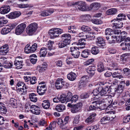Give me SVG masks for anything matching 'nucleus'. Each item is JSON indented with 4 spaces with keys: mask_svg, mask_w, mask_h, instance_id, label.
<instances>
[{
    "mask_svg": "<svg viewBox=\"0 0 130 130\" xmlns=\"http://www.w3.org/2000/svg\"><path fill=\"white\" fill-rule=\"evenodd\" d=\"M117 70H118L117 71L114 72L113 73H112V76L114 78H117L120 79L123 77L121 73L122 70L120 69Z\"/></svg>",
    "mask_w": 130,
    "mask_h": 130,
    "instance_id": "obj_28",
    "label": "nucleus"
},
{
    "mask_svg": "<svg viewBox=\"0 0 130 130\" xmlns=\"http://www.w3.org/2000/svg\"><path fill=\"white\" fill-rule=\"evenodd\" d=\"M86 40L84 39H81L78 40V42L77 44L78 45H84L85 46V45L86 44Z\"/></svg>",
    "mask_w": 130,
    "mask_h": 130,
    "instance_id": "obj_63",
    "label": "nucleus"
},
{
    "mask_svg": "<svg viewBox=\"0 0 130 130\" xmlns=\"http://www.w3.org/2000/svg\"><path fill=\"white\" fill-rule=\"evenodd\" d=\"M62 82L61 84L62 85V88L63 87L64 88H67L69 86V83L65 81L62 78V80H61Z\"/></svg>",
    "mask_w": 130,
    "mask_h": 130,
    "instance_id": "obj_53",
    "label": "nucleus"
},
{
    "mask_svg": "<svg viewBox=\"0 0 130 130\" xmlns=\"http://www.w3.org/2000/svg\"><path fill=\"white\" fill-rule=\"evenodd\" d=\"M10 31V30L9 27H5L2 28L1 32L3 35H5L9 33Z\"/></svg>",
    "mask_w": 130,
    "mask_h": 130,
    "instance_id": "obj_48",
    "label": "nucleus"
},
{
    "mask_svg": "<svg viewBox=\"0 0 130 130\" xmlns=\"http://www.w3.org/2000/svg\"><path fill=\"white\" fill-rule=\"evenodd\" d=\"M38 28V24L37 23H31L26 28V32L29 36H32L36 31Z\"/></svg>",
    "mask_w": 130,
    "mask_h": 130,
    "instance_id": "obj_6",
    "label": "nucleus"
},
{
    "mask_svg": "<svg viewBox=\"0 0 130 130\" xmlns=\"http://www.w3.org/2000/svg\"><path fill=\"white\" fill-rule=\"evenodd\" d=\"M64 32L63 30L61 28H54L50 29L48 34L51 39H54L59 37V35Z\"/></svg>",
    "mask_w": 130,
    "mask_h": 130,
    "instance_id": "obj_3",
    "label": "nucleus"
},
{
    "mask_svg": "<svg viewBox=\"0 0 130 130\" xmlns=\"http://www.w3.org/2000/svg\"><path fill=\"white\" fill-rule=\"evenodd\" d=\"M16 100L13 98L10 99V104L13 108H17L19 106Z\"/></svg>",
    "mask_w": 130,
    "mask_h": 130,
    "instance_id": "obj_34",
    "label": "nucleus"
},
{
    "mask_svg": "<svg viewBox=\"0 0 130 130\" xmlns=\"http://www.w3.org/2000/svg\"><path fill=\"white\" fill-rule=\"evenodd\" d=\"M127 34L126 32L124 31L121 32L120 35L119 36H117V41L118 43H120L124 41V43H125V41L128 38H129L127 37Z\"/></svg>",
    "mask_w": 130,
    "mask_h": 130,
    "instance_id": "obj_11",
    "label": "nucleus"
},
{
    "mask_svg": "<svg viewBox=\"0 0 130 130\" xmlns=\"http://www.w3.org/2000/svg\"><path fill=\"white\" fill-rule=\"evenodd\" d=\"M26 27V24L24 23H21L16 27L15 30V33L17 35L21 34L24 31Z\"/></svg>",
    "mask_w": 130,
    "mask_h": 130,
    "instance_id": "obj_10",
    "label": "nucleus"
},
{
    "mask_svg": "<svg viewBox=\"0 0 130 130\" xmlns=\"http://www.w3.org/2000/svg\"><path fill=\"white\" fill-rule=\"evenodd\" d=\"M21 14L20 11H15L10 13L7 16L9 18L12 19L18 17Z\"/></svg>",
    "mask_w": 130,
    "mask_h": 130,
    "instance_id": "obj_20",
    "label": "nucleus"
},
{
    "mask_svg": "<svg viewBox=\"0 0 130 130\" xmlns=\"http://www.w3.org/2000/svg\"><path fill=\"white\" fill-rule=\"evenodd\" d=\"M23 60H19L15 59L14 62V65L16 66V68L18 69H20L22 68L24 64Z\"/></svg>",
    "mask_w": 130,
    "mask_h": 130,
    "instance_id": "obj_25",
    "label": "nucleus"
},
{
    "mask_svg": "<svg viewBox=\"0 0 130 130\" xmlns=\"http://www.w3.org/2000/svg\"><path fill=\"white\" fill-rule=\"evenodd\" d=\"M106 70V68L105 67L104 64L102 62H99L97 65V70L99 72H102Z\"/></svg>",
    "mask_w": 130,
    "mask_h": 130,
    "instance_id": "obj_26",
    "label": "nucleus"
},
{
    "mask_svg": "<svg viewBox=\"0 0 130 130\" xmlns=\"http://www.w3.org/2000/svg\"><path fill=\"white\" fill-rule=\"evenodd\" d=\"M6 63H5L4 65V67L6 68H11L13 65V63L12 62H7Z\"/></svg>",
    "mask_w": 130,
    "mask_h": 130,
    "instance_id": "obj_64",
    "label": "nucleus"
},
{
    "mask_svg": "<svg viewBox=\"0 0 130 130\" xmlns=\"http://www.w3.org/2000/svg\"><path fill=\"white\" fill-rule=\"evenodd\" d=\"M122 71L123 74L125 77L130 78V69L127 68H124Z\"/></svg>",
    "mask_w": 130,
    "mask_h": 130,
    "instance_id": "obj_33",
    "label": "nucleus"
},
{
    "mask_svg": "<svg viewBox=\"0 0 130 130\" xmlns=\"http://www.w3.org/2000/svg\"><path fill=\"white\" fill-rule=\"evenodd\" d=\"M28 87L23 82L19 81L17 82L16 86V91L20 93L21 95H25L27 93Z\"/></svg>",
    "mask_w": 130,
    "mask_h": 130,
    "instance_id": "obj_2",
    "label": "nucleus"
},
{
    "mask_svg": "<svg viewBox=\"0 0 130 130\" xmlns=\"http://www.w3.org/2000/svg\"><path fill=\"white\" fill-rule=\"evenodd\" d=\"M123 123H127L130 121V113L128 114L123 119Z\"/></svg>",
    "mask_w": 130,
    "mask_h": 130,
    "instance_id": "obj_51",
    "label": "nucleus"
},
{
    "mask_svg": "<svg viewBox=\"0 0 130 130\" xmlns=\"http://www.w3.org/2000/svg\"><path fill=\"white\" fill-rule=\"evenodd\" d=\"M7 111L5 105L0 102V113L2 115H5Z\"/></svg>",
    "mask_w": 130,
    "mask_h": 130,
    "instance_id": "obj_23",
    "label": "nucleus"
},
{
    "mask_svg": "<svg viewBox=\"0 0 130 130\" xmlns=\"http://www.w3.org/2000/svg\"><path fill=\"white\" fill-rule=\"evenodd\" d=\"M107 99L108 101H109V103H104L103 104V105H104L105 106L108 107H111V106H112V104L113 105H115L117 104V102H115L114 101L113 103L112 102H113L112 100H110L109 101L108 100V99Z\"/></svg>",
    "mask_w": 130,
    "mask_h": 130,
    "instance_id": "obj_46",
    "label": "nucleus"
},
{
    "mask_svg": "<svg viewBox=\"0 0 130 130\" xmlns=\"http://www.w3.org/2000/svg\"><path fill=\"white\" fill-rule=\"evenodd\" d=\"M111 121V118L108 116H106L102 117L100 120V123L106 124Z\"/></svg>",
    "mask_w": 130,
    "mask_h": 130,
    "instance_id": "obj_31",
    "label": "nucleus"
},
{
    "mask_svg": "<svg viewBox=\"0 0 130 130\" xmlns=\"http://www.w3.org/2000/svg\"><path fill=\"white\" fill-rule=\"evenodd\" d=\"M121 46H122L125 45V46L122 48V50H128L130 51V38H128L125 41V43H122Z\"/></svg>",
    "mask_w": 130,
    "mask_h": 130,
    "instance_id": "obj_16",
    "label": "nucleus"
},
{
    "mask_svg": "<svg viewBox=\"0 0 130 130\" xmlns=\"http://www.w3.org/2000/svg\"><path fill=\"white\" fill-rule=\"evenodd\" d=\"M8 21L4 17L0 18V27L4 26L8 22Z\"/></svg>",
    "mask_w": 130,
    "mask_h": 130,
    "instance_id": "obj_42",
    "label": "nucleus"
},
{
    "mask_svg": "<svg viewBox=\"0 0 130 130\" xmlns=\"http://www.w3.org/2000/svg\"><path fill=\"white\" fill-rule=\"evenodd\" d=\"M37 69H38L40 73H42L45 72L47 69L46 68L42 66H38L37 67Z\"/></svg>",
    "mask_w": 130,
    "mask_h": 130,
    "instance_id": "obj_59",
    "label": "nucleus"
},
{
    "mask_svg": "<svg viewBox=\"0 0 130 130\" xmlns=\"http://www.w3.org/2000/svg\"><path fill=\"white\" fill-rule=\"evenodd\" d=\"M98 47L95 46L93 47L91 49L90 52L93 55H96L98 54L99 52L98 49Z\"/></svg>",
    "mask_w": 130,
    "mask_h": 130,
    "instance_id": "obj_47",
    "label": "nucleus"
},
{
    "mask_svg": "<svg viewBox=\"0 0 130 130\" xmlns=\"http://www.w3.org/2000/svg\"><path fill=\"white\" fill-rule=\"evenodd\" d=\"M95 43L96 45L101 48H104L105 47V40L102 37L99 36L96 38Z\"/></svg>",
    "mask_w": 130,
    "mask_h": 130,
    "instance_id": "obj_9",
    "label": "nucleus"
},
{
    "mask_svg": "<svg viewBox=\"0 0 130 130\" xmlns=\"http://www.w3.org/2000/svg\"><path fill=\"white\" fill-rule=\"evenodd\" d=\"M25 81L28 82L29 81L30 84L34 85L36 83L37 79L35 76H26L24 77Z\"/></svg>",
    "mask_w": 130,
    "mask_h": 130,
    "instance_id": "obj_14",
    "label": "nucleus"
},
{
    "mask_svg": "<svg viewBox=\"0 0 130 130\" xmlns=\"http://www.w3.org/2000/svg\"><path fill=\"white\" fill-rule=\"evenodd\" d=\"M66 102H71V103L75 102L78 100V96L77 94L74 95L73 96L72 93L71 92H68L66 94Z\"/></svg>",
    "mask_w": 130,
    "mask_h": 130,
    "instance_id": "obj_8",
    "label": "nucleus"
},
{
    "mask_svg": "<svg viewBox=\"0 0 130 130\" xmlns=\"http://www.w3.org/2000/svg\"><path fill=\"white\" fill-rule=\"evenodd\" d=\"M110 67L111 68L114 70H118L119 68L118 66V64L117 63H112L110 65Z\"/></svg>",
    "mask_w": 130,
    "mask_h": 130,
    "instance_id": "obj_62",
    "label": "nucleus"
},
{
    "mask_svg": "<svg viewBox=\"0 0 130 130\" xmlns=\"http://www.w3.org/2000/svg\"><path fill=\"white\" fill-rule=\"evenodd\" d=\"M105 34L106 35H109V36L113 35L112 29L111 28H107L105 30Z\"/></svg>",
    "mask_w": 130,
    "mask_h": 130,
    "instance_id": "obj_54",
    "label": "nucleus"
},
{
    "mask_svg": "<svg viewBox=\"0 0 130 130\" xmlns=\"http://www.w3.org/2000/svg\"><path fill=\"white\" fill-rule=\"evenodd\" d=\"M86 84L85 82L80 81L78 85V87L80 89L84 88L86 87Z\"/></svg>",
    "mask_w": 130,
    "mask_h": 130,
    "instance_id": "obj_60",
    "label": "nucleus"
},
{
    "mask_svg": "<svg viewBox=\"0 0 130 130\" xmlns=\"http://www.w3.org/2000/svg\"><path fill=\"white\" fill-rule=\"evenodd\" d=\"M10 10V7L8 5H3L0 8V13L5 14L8 13Z\"/></svg>",
    "mask_w": 130,
    "mask_h": 130,
    "instance_id": "obj_18",
    "label": "nucleus"
},
{
    "mask_svg": "<svg viewBox=\"0 0 130 130\" xmlns=\"http://www.w3.org/2000/svg\"><path fill=\"white\" fill-rule=\"evenodd\" d=\"M119 21H116L115 22H116L112 23V28H121L123 26V23Z\"/></svg>",
    "mask_w": 130,
    "mask_h": 130,
    "instance_id": "obj_32",
    "label": "nucleus"
},
{
    "mask_svg": "<svg viewBox=\"0 0 130 130\" xmlns=\"http://www.w3.org/2000/svg\"><path fill=\"white\" fill-rule=\"evenodd\" d=\"M118 10L116 8H112L108 10L106 12L107 15H114L117 14Z\"/></svg>",
    "mask_w": 130,
    "mask_h": 130,
    "instance_id": "obj_36",
    "label": "nucleus"
},
{
    "mask_svg": "<svg viewBox=\"0 0 130 130\" xmlns=\"http://www.w3.org/2000/svg\"><path fill=\"white\" fill-rule=\"evenodd\" d=\"M76 76L75 73L71 72L67 74V77L69 80L73 81L75 79Z\"/></svg>",
    "mask_w": 130,
    "mask_h": 130,
    "instance_id": "obj_35",
    "label": "nucleus"
},
{
    "mask_svg": "<svg viewBox=\"0 0 130 130\" xmlns=\"http://www.w3.org/2000/svg\"><path fill=\"white\" fill-rule=\"evenodd\" d=\"M46 90V85H44L41 86H40V85H38L37 88V92L40 95H44Z\"/></svg>",
    "mask_w": 130,
    "mask_h": 130,
    "instance_id": "obj_15",
    "label": "nucleus"
},
{
    "mask_svg": "<svg viewBox=\"0 0 130 130\" xmlns=\"http://www.w3.org/2000/svg\"><path fill=\"white\" fill-rule=\"evenodd\" d=\"M70 120V118L69 116H67L65 117L63 121L61 119L58 120V124L62 125H64L68 123V122Z\"/></svg>",
    "mask_w": 130,
    "mask_h": 130,
    "instance_id": "obj_24",
    "label": "nucleus"
},
{
    "mask_svg": "<svg viewBox=\"0 0 130 130\" xmlns=\"http://www.w3.org/2000/svg\"><path fill=\"white\" fill-rule=\"evenodd\" d=\"M66 94H62L59 96V100L60 101V102L62 103H65L66 102Z\"/></svg>",
    "mask_w": 130,
    "mask_h": 130,
    "instance_id": "obj_52",
    "label": "nucleus"
},
{
    "mask_svg": "<svg viewBox=\"0 0 130 130\" xmlns=\"http://www.w3.org/2000/svg\"><path fill=\"white\" fill-rule=\"evenodd\" d=\"M96 114L94 112L90 113L88 117L85 120V122L88 124H90L95 121Z\"/></svg>",
    "mask_w": 130,
    "mask_h": 130,
    "instance_id": "obj_12",
    "label": "nucleus"
},
{
    "mask_svg": "<svg viewBox=\"0 0 130 130\" xmlns=\"http://www.w3.org/2000/svg\"><path fill=\"white\" fill-rule=\"evenodd\" d=\"M31 110L30 111L32 113L36 115H38L40 113V108L37 106L34 105H31Z\"/></svg>",
    "mask_w": 130,
    "mask_h": 130,
    "instance_id": "obj_22",
    "label": "nucleus"
},
{
    "mask_svg": "<svg viewBox=\"0 0 130 130\" xmlns=\"http://www.w3.org/2000/svg\"><path fill=\"white\" fill-rule=\"evenodd\" d=\"M67 106L71 108V111L73 113H75L80 111L82 106V103L79 102L76 104H72L70 103L68 104Z\"/></svg>",
    "mask_w": 130,
    "mask_h": 130,
    "instance_id": "obj_7",
    "label": "nucleus"
},
{
    "mask_svg": "<svg viewBox=\"0 0 130 130\" xmlns=\"http://www.w3.org/2000/svg\"><path fill=\"white\" fill-rule=\"evenodd\" d=\"M108 51L111 54H115L117 52V50L113 47H110L108 49Z\"/></svg>",
    "mask_w": 130,
    "mask_h": 130,
    "instance_id": "obj_55",
    "label": "nucleus"
},
{
    "mask_svg": "<svg viewBox=\"0 0 130 130\" xmlns=\"http://www.w3.org/2000/svg\"><path fill=\"white\" fill-rule=\"evenodd\" d=\"M87 72L90 76H93L95 72L96 69L95 67L93 65H91L88 67L86 69Z\"/></svg>",
    "mask_w": 130,
    "mask_h": 130,
    "instance_id": "obj_17",
    "label": "nucleus"
},
{
    "mask_svg": "<svg viewBox=\"0 0 130 130\" xmlns=\"http://www.w3.org/2000/svg\"><path fill=\"white\" fill-rule=\"evenodd\" d=\"M123 82L121 83L120 82L119 85H117L116 86L113 88L115 90L114 91L117 92L120 94L123 93L125 87L123 85Z\"/></svg>",
    "mask_w": 130,
    "mask_h": 130,
    "instance_id": "obj_13",
    "label": "nucleus"
},
{
    "mask_svg": "<svg viewBox=\"0 0 130 130\" xmlns=\"http://www.w3.org/2000/svg\"><path fill=\"white\" fill-rule=\"evenodd\" d=\"M100 6V4L98 3H93L91 4L89 6L90 10H92L93 8L95 9H98Z\"/></svg>",
    "mask_w": 130,
    "mask_h": 130,
    "instance_id": "obj_45",
    "label": "nucleus"
},
{
    "mask_svg": "<svg viewBox=\"0 0 130 130\" xmlns=\"http://www.w3.org/2000/svg\"><path fill=\"white\" fill-rule=\"evenodd\" d=\"M75 27L74 26H70L68 27V30L67 32L72 34L76 33V31L75 30Z\"/></svg>",
    "mask_w": 130,
    "mask_h": 130,
    "instance_id": "obj_49",
    "label": "nucleus"
},
{
    "mask_svg": "<svg viewBox=\"0 0 130 130\" xmlns=\"http://www.w3.org/2000/svg\"><path fill=\"white\" fill-rule=\"evenodd\" d=\"M107 102L109 103V101L107 99H102L101 100H97L92 102L91 104L89 107V111L93 110L99 108V106L100 104L102 103Z\"/></svg>",
    "mask_w": 130,
    "mask_h": 130,
    "instance_id": "obj_5",
    "label": "nucleus"
},
{
    "mask_svg": "<svg viewBox=\"0 0 130 130\" xmlns=\"http://www.w3.org/2000/svg\"><path fill=\"white\" fill-rule=\"evenodd\" d=\"M42 105L43 108L47 109L50 107V103L48 100H45L43 101Z\"/></svg>",
    "mask_w": 130,
    "mask_h": 130,
    "instance_id": "obj_41",
    "label": "nucleus"
},
{
    "mask_svg": "<svg viewBox=\"0 0 130 130\" xmlns=\"http://www.w3.org/2000/svg\"><path fill=\"white\" fill-rule=\"evenodd\" d=\"M80 116L79 115L76 116L73 120V124H77L79 123V121Z\"/></svg>",
    "mask_w": 130,
    "mask_h": 130,
    "instance_id": "obj_58",
    "label": "nucleus"
},
{
    "mask_svg": "<svg viewBox=\"0 0 130 130\" xmlns=\"http://www.w3.org/2000/svg\"><path fill=\"white\" fill-rule=\"evenodd\" d=\"M91 21L93 23L96 24H101L103 23L102 21L100 19H92Z\"/></svg>",
    "mask_w": 130,
    "mask_h": 130,
    "instance_id": "obj_57",
    "label": "nucleus"
},
{
    "mask_svg": "<svg viewBox=\"0 0 130 130\" xmlns=\"http://www.w3.org/2000/svg\"><path fill=\"white\" fill-rule=\"evenodd\" d=\"M80 28L83 31H89L91 30L89 27L85 25H83Z\"/></svg>",
    "mask_w": 130,
    "mask_h": 130,
    "instance_id": "obj_61",
    "label": "nucleus"
},
{
    "mask_svg": "<svg viewBox=\"0 0 130 130\" xmlns=\"http://www.w3.org/2000/svg\"><path fill=\"white\" fill-rule=\"evenodd\" d=\"M47 53V49L46 48L42 47L40 51V57H45Z\"/></svg>",
    "mask_w": 130,
    "mask_h": 130,
    "instance_id": "obj_44",
    "label": "nucleus"
},
{
    "mask_svg": "<svg viewBox=\"0 0 130 130\" xmlns=\"http://www.w3.org/2000/svg\"><path fill=\"white\" fill-rule=\"evenodd\" d=\"M37 44L36 43H34L31 46L29 47L30 50V53H32L35 52L37 49Z\"/></svg>",
    "mask_w": 130,
    "mask_h": 130,
    "instance_id": "obj_50",
    "label": "nucleus"
},
{
    "mask_svg": "<svg viewBox=\"0 0 130 130\" xmlns=\"http://www.w3.org/2000/svg\"><path fill=\"white\" fill-rule=\"evenodd\" d=\"M37 95L35 93H32L29 95V98L30 100L33 102H36L37 101Z\"/></svg>",
    "mask_w": 130,
    "mask_h": 130,
    "instance_id": "obj_40",
    "label": "nucleus"
},
{
    "mask_svg": "<svg viewBox=\"0 0 130 130\" xmlns=\"http://www.w3.org/2000/svg\"><path fill=\"white\" fill-rule=\"evenodd\" d=\"M62 78H59L57 79L55 84L56 88L57 89H60L62 88L61 84Z\"/></svg>",
    "mask_w": 130,
    "mask_h": 130,
    "instance_id": "obj_39",
    "label": "nucleus"
},
{
    "mask_svg": "<svg viewBox=\"0 0 130 130\" xmlns=\"http://www.w3.org/2000/svg\"><path fill=\"white\" fill-rule=\"evenodd\" d=\"M65 109V106L62 104H59L56 105L55 108V109L58 112L63 111Z\"/></svg>",
    "mask_w": 130,
    "mask_h": 130,
    "instance_id": "obj_30",
    "label": "nucleus"
},
{
    "mask_svg": "<svg viewBox=\"0 0 130 130\" xmlns=\"http://www.w3.org/2000/svg\"><path fill=\"white\" fill-rule=\"evenodd\" d=\"M9 46L7 44H5L0 47V53L2 55H5L9 51Z\"/></svg>",
    "mask_w": 130,
    "mask_h": 130,
    "instance_id": "obj_19",
    "label": "nucleus"
},
{
    "mask_svg": "<svg viewBox=\"0 0 130 130\" xmlns=\"http://www.w3.org/2000/svg\"><path fill=\"white\" fill-rule=\"evenodd\" d=\"M60 37L61 40L58 44L59 48L64 47L70 44L71 37L70 34H64L61 35Z\"/></svg>",
    "mask_w": 130,
    "mask_h": 130,
    "instance_id": "obj_1",
    "label": "nucleus"
},
{
    "mask_svg": "<svg viewBox=\"0 0 130 130\" xmlns=\"http://www.w3.org/2000/svg\"><path fill=\"white\" fill-rule=\"evenodd\" d=\"M91 18L90 15L89 14H85L82 15L80 17V19L82 21L86 22L90 20Z\"/></svg>",
    "mask_w": 130,
    "mask_h": 130,
    "instance_id": "obj_38",
    "label": "nucleus"
},
{
    "mask_svg": "<svg viewBox=\"0 0 130 130\" xmlns=\"http://www.w3.org/2000/svg\"><path fill=\"white\" fill-rule=\"evenodd\" d=\"M117 17L119 18H117L116 19L112 20H111V22H112L113 21L115 22L116 21H117H117H121L122 20H126V15L123 13H120L118 14L117 15Z\"/></svg>",
    "mask_w": 130,
    "mask_h": 130,
    "instance_id": "obj_27",
    "label": "nucleus"
},
{
    "mask_svg": "<svg viewBox=\"0 0 130 130\" xmlns=\"http://www.w3.org/2000/svg\"><path fill=\"white\" fill-rule=\"evenodd\" d=\"M91 54V52L90 50L86 49L82 51L81 56L83 58H86L88 57Z\"/></svg>",
    "mask_w": 130,
    "mask_h": 130,
    "instance_id": "obj_29",
    "label": "nucleus"
},
{
    "mask_svg": "<svg viewBox=\"0 0 130 130\" xmlns=\"http://www.w3.org/2000/svg\"><path fill=\"white\" fill-rule=\"evenodd\" d=\"M106 38L109 43L110 44L114 43L116 42V40L117 41V36L112 35L106 36Z\"/></svg>",
    "mask_w": 130,
    "mask_h": 130,
    "instance_id": "obj_21",
    "label": "nucleus"
},
{
    "mask_svg": "<svg viewBox=\"0 0 130 130\" xmlns=\"http://www.w3.org/2000/svg\"><path fill=\"white\" fill-rule=\"evenodd\" d=\"M90 94L87 93H84L82 94L79 97L82 99H85L89 97Z\"/></svg>",
    "mask_w": 130,
    "mask_h": 130,
    "instance_id": "obj_56",
    "label": "nucleus"
},
{
    "mask_svg": "<svg viewBox=\"0 0 130 130\" xmlns=\"http://www.w3.org/2000/svg\"><path fill=\"white\" fill-rule=\"evenodd\" d=\"M71 5L75 7H78V9L82 11H84L90 10L89 6H87L86 3L84 2L80 1L78 2L71 3Z\"/></svg>",
    "mask_w": 130,
    "mask_h": 130,
    "instance_id": "obj_4",
    "label": "nucleus"
},
{
    "mask_svg": "<svg viewBox=\"0 0 130 130\" xmlns=\"http://www.w3.org/2000/svg\"><path fill=\"white\" fill-rule=\"evenodd\" d=\"M108 84V83H106L105 81H99L97 84V85L98 86L97 88H98L99 90H100L105 86V85Z\"/></svg>",
    "mask_w": 130,
    "mask_h": 130,
    "instance_id": "obj_43",
    "label": "nucleus"
},
{
    "mask_svg": "<svg viewBox=\"0 0 130 130\" xmlns=\"http://www.w3.org/2000/svg\"><path fill=\"white\" fill-rule=\"evenodd\" d=\"M54 11V10L52 9L44 10L41 12V15L43 17L47 16L52 14Z\"/></svg>",
    "mask_w": 130,
    "mask_h": 130,
    "instance_id": "obj_37",
    "label": "nucleus"
}]
</instances>
